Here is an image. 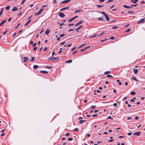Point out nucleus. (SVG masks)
I'll list each match as a JSON object with an SVG mask.
<instances>
[{
  "instance_id": "obj_1",
  "label": "nucleus",
  "mask_w": 145,
  "mask_h": 145,
  "mask_svg": "<svg viewBox=\"0 0 145 145\" xmlns=\"http://www.w3.org/2000/svg\"><path fill=\"white\" fill-rule=\"evenodd\" d=\"M44 8H42L40 9V10L37 13H35L34 14L35 16L38 15L40 14L43 11Z\"/></svg>"
},
{
  "instance_id": "obj_2",
  "label": "nucleus",
  "mask_w": 145,
  "mask_h": 145,
  "mask_svg": "<svg viewBox=\"0 0 145 145\" xmlns=\"http://www.w3.org/2000/svg\"><path fill=\"white\" fill-rule=\"evenodd\" d=\"M145 22L144 19H141L140 20L137 22V24H140L141 23H143Z\"/></svg>"
},
{
  "instance_id": "obj_3",
  "label": "nucleus",
  "mask_w": 145,
  "mask_h": 145,
  "mask_svg": "<svg viewBox=\"0 0 145 145\" xmlns=\"http://www.w3.org/2000/svg\"><path fill=\"white\" fill-rule=\"evenodd\" d=\"M59 15L61 18H63L65 17V14L62 12H59Z\"/></svg>"
},
{
  "instance_id": "obj_4",
  "label": "nucleus",
  "mask_w": 145,
  "mask_h": 145,
  "mask_svg": "<svg viewBox=\"0 0 145 145\" xmlns=\"http://www.w3.org/2000/svg\"><path fill=\"white\" fill-rule=\"evenodd\" d=\"M140 134V131H137L136 132H135L133 133V135H136L137 136H139Z\"/></svg>"
},
{
  "instance_id": "obj_5",
  "label": "nucleus",
  "mask_w": 145,
  "mask_h": 145,
  "mask_svg": "<svg viewBox=\"0 0 145 145\" xmlns=\"http://www.w3.org/2000/svg\"><path fill=\"white\" fill-rule=\"evenodd\" d=\"M70 1V0H66L62 1L61 2V3L63 4L65 3L69 2Z\"/></svg>"
},
{
  "instance_id": "obj_6",
  "label": "nucleus",
  "mask_w": 145,
  "mask_h": 145,
  "mask_svg": "<svg viewBox=\"0 0 145 145\" xmlns=\"http://www.w3.org/2000/svg\"><path fill=\"white\" fill-rule=\"evenodd\" d=\"M18 9V8L16 7H13V8L12 9V11L13 12H14V11H16Z\"/></svg>"
},
{
  "instance_id": "obj_7",
  "label": "nucleus",
  "mask_w": 145,
  "mask_h": 145,
  "mask_svg": "<svg viewBox=\"0 0 145 145\" xmlns=\"http://www.w3.org/2000/svg\"><path fill=\"white\" fill-rule=\"evenodd\" d=\"M69 7L68 6H67L66 7H65L64 8H61L60 9V11H62V10H66V9H69Z\"/></svg>"
},
{
  "instance_id": "obj_8",
  "label": "nucleus",
  "mask_w": 145,
  "mask_h": 145,
  "mask_svg": "<svg viewBox=\"0 0 145 145\" xmlns=\"http://www.w3.org/2000/svg\"><path fill=\"white\" fill-rule=\"evenodd\" d=\"M105 18L107 21H109L110 18L107 14H106L105 16Z\"/></svg>"
},
{
  "instance_id": "obj_9",
  "label": "nucleus",
  "mask_w": 145,
  "mask_h": 145,
  "mask_svg": "<svg viewBox=\"0 0 145 145\" xmlns=\"http://www.w3.org/2000/svg\"><path fill=\"white\" fill-rule=\"evenodd\" d=\"M123 7H124L125 8L127 9H129L131 8V7L129 6H127L126 5H123Z\"/></svg>"
},
{
  "instance_id": "obj_10",
  "label": "nucleus",
  "mask_w": 145,
  "mask_h": 145,
  "mask_svg": "<svg viewBox=\"0 0 145 145\" xmlns=\"http://www.w3.org/2000/svg\"><path fill=\"white\" fill-rule=\"evenodd\" d=\"M40 72L41 73H44V74H47L48 73V72L46 71H40Z\"/></svg>"
},
{
  "instance_id": "obj_11",
  "label": "nucleus",
  "mask_w": 145,
  "mask_h": 145,
  "mask_svg": "<svg viewBox=\"0 0 145 145\" xmlns=\"http://www.w3.org/2000/svg\"><path fill=\"white\" fill-rule=\"evenodd\" d=\"M59 57H56L52 58V60H59Z\"/></svg>"
},
{
  "instance_id": "obj_12",
  "label": "nucleus",
  "mask_w": 145,
  "mask_h": 145,
  "mask_svg": "<svg viewBox=\"0 0 145 145\" xmlns=\"http://www.w3.org/2000/svg\"><path fill=\"white\" fill-rule=\"evenodd\" d=\"M24 60L23 61L24 62H25L27 61V60L28 59V58L27 57H24Z\"/></svg>"
},
{
  "instance_id": "obj_13",
  "label": "nucleus",
  "mask_w": 145,
  "mask_h": 145,
  "mask_svg": "<svg viewBox=\"0 0 145 145\" xmlns=\"http://www.w3.org/2000/svg\"><path fill=\"white\" fill-rule=\"evenodd\" d=\"M72 62V60H71V59L69 60L66 61L65 62V63H71Z\"/></svg>"
},
{
  "instance_id": "obj_14",
  "label": "nucleus",
  "mask_w": 145,
  "mask_h": 145,
  "mask_svg": "<svg viewBox=\"0 0 145 145\" xmlns=\"http://www.w3.org/2000/svg\"><path fill=\"white\" fill-rule=\"evenodd\" d=\"M86 120H80L79 121V123L80 124H82Z\"/></svg>"
},
{
  "instance_id": "obj_15",
  "label": "nucleus",
  "mask_w": 145,
  "mask_h": 145,
  "mask_svg": "<svg viewBox=\"0 0 145 145\" xmlns=\"http://www.w3.org/2000/svg\"><path fill=\"white\" fill-rule=\"evenodd\" d=\"M133 71L135 74H137L138 72V69H134Z\"/></svg>"
},
{
  "instance_id": "obj_16",
  "label": "nucleus",
  "mask_w": 145,
  "mask_h": 145,
  "mask_svg": "<svg viewBox=\"0 0 145 145\" xmlns=\"http://www.w3.org/2000/svg\"><path fill=\"white\" fill-rule=\"evenodd\" d=\"M50 30H47L45 32V34L46 35H48L49 33L50 32Z\"/></svg>"
},
{
  "instance_id": "obj_17",
  "label": "nucleus",
  "mask_w": 145,
  "mask_h": 145,
  "mask_svg": "<svg viewBox=\"0 0 145 145\" xmlns=\"http://www.w3.org/2000/svg\"><path fill=\"white\" fill-rule=\"evenodd\" d=\"M90 47V46H88L87 47H86V48H84V49H82V50H80V52H81V51H84V50H86L88 48H89V47Z\"/></svg>"
},
{
  "instance_id": "obj_18",
  "label": "nucleus",
  "mask_w": 145,
  "mask_h": 145,
  "mask_svg": "<svg viewBox=\"0 0 145 145\" xmlns=\"http://www.w3.org/2000/svg\"><path fill=\"white\" fill-rule=\"evenodd\" d=\"M132 79L134 80L135 81H138L137 79L136 78L135 76H134V75H133V77H132Z\"/></svg>"
},
{
  "instance_id": "obj_19",
  "label": "nucleus",
  "mask_w": 145,
  "mask_h": 145,
  "mask_svg": "<svg viewBox=\"0 0 145 145\" xmlns=\"http://www.w3.org/2000/svg\"><path fill=\"white\" fill-rule=\"evenodd\" d=\"M31 20H30L28 21L25 24V26H26L29 24V23L31 22Z\"/></svg>"
},
{
  "instance_id": "obj_20",
  "label": "nucleus",
  "mask_w": 145,
  "mask_h": 145,
  "mask_svg": "<svg viewBox=\"0 0 145 145\" xmlns=\"http://www.w3.org/2000/svg\"><path fill=\"white\" fill-rule=\"evenodd\" d=\"M130 1L133 3H135L138 1V0H130Z\"/></svg>"
},
{
  "instance_id": "obj_21",
  "label": "nucleus",
  "mask_w": 145,
  "mask_h": 145,
  "mask_svg": "<svg viewBox=\"0 0 145 145\" xmlns=\"http://www.w3.org/2000/svg\"><path fill=\"white\" fill-rule=\"evenodd\" d=\"M45 68H47V69H50L52 68V66H47L45 67Z\"/></svg>"
},
{
  "instance_id": "obj_22",
  "label": "nucleus",
  "mask_w": 145,
  "mask_h": 145,
  "mask_svg": "<svg viewBox=\"0 0 145 145\" xmlns=\"http://www.w3.org/2000/svg\"><path fill=\"white\" fill-rule=\"evenodd\" d=\"M103 6V5H97V7L98 8H100L101 7H102Z\"/></svg>"
},
{
  "instance_id": "obj_23",
  "label": "nucleus",
  "mask_w": 145,
  "mask_h": 145,
  "mask_svg": "<svg viewBox=\"0 0 145 145\" xmlns=\"http://www.w3.org/2000/svg\"><path fill=\"white\" fill-rule=\"evenodd\" d=\"M6 21V20H4L2 22L0 23V26L1 25L3 24H4Z\"/></svg>"
},
{
  "instance_id": "obj_24",
  "label": "nucleus",
  "mask_w": 145,
  "mask_h": 145,
  "mask_svg": "<svg viewBox=\"0 0 145 145\" xmlns=\"http://www.w3.org/2000/svg\"><path fill=\"white\" fill-rule=\"evenodd\" d=\"M110 71H107L105 72L104 73V74H110Z\"/></svg>"
},
{
  "instance_id": "obj_25",
  "label": "nucleus",
  "mask_w": 145,
  "mask_h": 145,
  "mask_svg": "<svg viewBox=\"0 0 145 145\" xmlns=\"http://www.w3.org/2000/svg\"><path fill=\"white\" fill-rule=\"evenodd\" d=\"M130 94L132 95H134L136 94V93L134 91L131 92Z\"/></svg>"
},
{
  "instance_id": "obj_26",
  "label": "nucleus",
  "mask_w": 145,
  "mask_h": 145,
  "mask_svg": "<svg viewBox=\"0 0 145 145\" xmlns=\"http://www.w3.org/2000/svg\"><path fill=\"white\" fill-rule=\"evenodd\" d=\"M10 8V6H8L5 8V9L7 10H9Z\"/></svg>"
},
{
  "instance_id": "obj_27",
  "label": "nucleus",
  "mask_w": 145,
  "mask_h": 145,
  "mask_svg": "<svg viewBox=\"0 0 145 145\" xmlns=\"http://www.w3.org/2000/svg\"><path fill=\"white\" fill-rule=\"evenodd\" d=\"M38 67H39L37 65H34L33 66V68L34 69H36V68H38Z\"/></svg>"
},
{
  "instance_id": "obj_28",
  "label": "nucleus",
  "mask_w": 145,
  "mask_h": 145,
  "mask_svg": "<svg viewBox=\"0 0 145 145\" xmlns=\"http://www.w3.org/2000/svg\"><path fill=\"white\" fill-rule=\"evenodd\" d=\"M98 20L99 21L103 20V19L102 17H99L98 18Z\"/></svg>"
},
{
  "instance_id": "obj_29",
  "label": "nucleus",
  "mask_w": 145,
  "mask_h": 145,
  "mask_svg": "<svg viewBox=\"0 0 145 145\" xmlns=\"http://www.w3.org/2000/svg\"><path fill=\"white\" fill-rule=\"evenodd\" d=\"M82 11V10H76V11H75L74 12V13H77V12H81Z\"/></svg>"
},
{
  "instance_id": "obj_30",
  "label": "nucleus",
  "mask_w": 145,
  "mask_h": 145,
  "mask_svg": "<svg viewBox=\"0 0 145 145\" xmlns=\"http://www.w3.org/2000/svg\"><path fill=\"white\" fill-rule=\"evenodd\" d=\"M99 13H102V14H103L104 15V16H105V15L106 14V13H105V12H104V11H103L102 12H99Z\"/></svg>"
},
{
  "instance_id": "obj_31",
  "label": "nucleus",
  "mask_w": 145,
  "mask_h": 145,
  "mask_svg": "<svg viewBox=\"0 0 145 145\" xmlns=\"http://www.w3.org/2000/svg\"><path fill=\"white\" fill-rule=\"evenodd\" d=\"M3 8H2L1 10V11L0 12V16H1V14H2V13L3 12Z\"/></svg>"
},
{
  "instance_id": "obj_32",
  "label": "nucleus",
  "mask_w": 145,
  "mask_h": 145,
  "mask_svg": "<svg viewBox=\"0 0 145 145\" xmlns=\"http://www.w3.org/2000/svg\"><path fill=\"white\" fill-rule=\"evenodd\" d=\"M82 27V26H80L78 27V28L76 29H75L76 30H78L80 28H81Z\"/></svg>"
},
{
  "instance_id": "obj_33",
  "label": "nucleus",
  "mask_w": 145,
  "mask_h": 145,
  "mask_svg": "<svg viewBox=\"0 0 145 145\" xmlns=\"http://www.w3.org/2000/svg\"><path fill=\"white\" fill-rule=\"evenodd\" d=\"M79 131V130L78 128H75V129L73 130V131Z\"/></svg>"
},
{
  "instance_id": "obj_34",
  "label": "nucleus",
  "mask_w": 145,
  "mask_h": 145,
  "mask_svg": "<svg viewBox=\"0 0 145 145\" xmlns=\"http://www.w3.org/2000/svg\"><path fill=\"white\" fill-rule=\"evenodd\" d=\"M85 44V43H84V44H82V45H81L79 47H78V48H80L82 47L83 46H84Z\"/></svg>"
},
{
  "instance_id": "obj_35",
  "label": "nucleus",
  "mask_w": 145,
  "mask_h": 145,
  "mask_svg": "<svg viewBox=\"0 0 145 145\" xmlns=\"http://www.w3.org/2000/svg\"><path fill=\"white\" fill-rule=\"evenodd\" d=\"M25 0H23L21 3V4H23L25 2Z\"/></svg>"
},
{
  "instance_id": "obj_36",
  "label": "nucleus",
  "mask_w": 145,
  "mask_h": 145,
  "mask_svg": "<svg viewBox=\"0 0 145 145\" xmlns=\"http://www.w3.org/2000/svg\"><path fill=\"white\" fill-rule=\"evenodd\" d=\"M96 107V106H92L90 107V108H95Z\"/></svg>"
},
{
  "instance_id": "obj_37",
  "label": "nucleus",
  "mask_w": 145,
  "mask_h": 145,
  "mask_svg": "<svg viewBox=\"0 0 145 145\" xmlns=\"http://www.w3.org/2000/svg\"><path fill=\"white\" fill-rule=\"evenodd\" d=\"M107 40V39L105 38L104 39L102 40L101 41V42H104L106 40Z\"/></svg>"
},
{
  "instance_id": "obj_38",
  "label": "nucleus",
  "mask_w": 145,
  "mask_h": 145,
  "mask_svg": "<svg viewBox=\"0 0 145 145\" xmlns=\"http://www.w3.org/2000/svg\"><path fill=\"white\" fill-rule=\"evenodd\" d=\"M72 21V18H71L68 21L69 22H70Z\"/></svg>"
},
{
  "instance_id": "obj_39",
  "label": "nucleus",
  "mask_w": 145,
  "mask_h": 145,
  "mask_svg": "<svg viewBox=\"0 0 145 145\" xmlns=\"http://www.w3.org/2000/svg\"><path fill=\"white\" fill-rule=\"evenodd\" d=\"M78 17V16H76L74 17H73V20L75 19L76 18H77Z\"/></svg>"
},
{
  "instance_id": "obj_40",
  "label": "nucleus",
  "mask_w": 145,
  "mask_h": 145,
  "mask_svg": "<svg viewBox=\"0 0 145 145\" xmlns=\"http://www.w3.org/2000/svg\"><path fill=\"white\" fill-rule=\"evenodd\" d=\"M107 77H109L111 78H113V76H112V75L109 74L107 75L106 76Z\"/></svg>"
},
{
  "instance_id": "obj_41",
  "label": "nucleus",
  "mask_w": 145,
  "mask_h": 145,
  "mask_svg": "<svg viewBox=\"0 0 145 145\" xmlns=\"http://www.w3.org/2000/svg\"><path fill=\"white\" fill-rule=\"evenodd\" d=\"M65 36V34H61L60 35V37H62Z\"/></svg>"
},
{
  "instance_id": "obj_42",
  "label": "nucleus",
  "mask_w": 145,
  "mask_h": 145,
  "mask_svg": "<svg viewBox=\"0 0 145 145\" xmlns=\"http://www.w3.org/2000/svg\"><path fill=\"white\" fill-rule=\"evenodd\" d=\"M32 59L31 60V61H33L35 59V58L33 57H31Z\"/></svg>"
},
{
  "instance_id": "obj_43",
  "label": "nucleus",
  "mask_w": 145,
  "mask_h": 145,
  "mask_svg": "<svg viewBox=\"0 0 145 145\" xmlns=\"http://www.w3.org/2000/svg\"><path fill=\"white\" fill-rule=\"evenodd\" d=\"M68 140L69 141H71L72 140V138H69L68 139Z\"/></svg>"
},
{
  "instance_id": "obj_44",
  "label": "nucleus",
  "mask_w": 145,
  "mask_h": 145,
  "mask_svg": "<svg viewBox=\"0 0 145 145\" xmlns=\"http://www.w3.org/2000/svg\"><path fill=\"white\" fill-rule=\"evenodd\" d=\"M20 25V23L18 24V25L15 28V29H16Z\"/></svg>"
},
{
  "instance_id": "obj_45",
  "label": "nucleus",
  "mask_w": 145,
  "mask_h": 145,
  "mask_svg": "<svg viewBox=\"0 0 145 145\" xmlns=\"http://www.w3.org/2000/svg\"><path fill=\"white\" fill-rule=\"evenodd\" d=\"M37 47H35L34 48H33V50L34 51H35V50H37Z\"/></svg>"
},
{
  "instance_id": "obj_46",
  "label": "nucleus",
  "mask_w": 145,
  "mask_h": 145,
  "mask_svg": "<svg viewBox=\"0 0 145 145\" xmlns=\"http://www.w3.org/2000/svg\"><path fill=\"white\" fill-rule=\"evenodd\" d=\"M132 132H131V133H127V135H131L132 134Z\"/></svg>"
},
{
  "instance_id": "obj_47",
  "label": "nucleus",
  "mask_w": 145,
  "mask_h": 145,
  "mask_svg": "<svg viewBox=\"0 0 145 145\" xmlns=\"http://www.w3.org/2000/svg\"><path fill=\"white\" fill-rule=\"evenodd\" d=\"M107 118L110 119H113V118H112L110 116H109Z\"/></svg>"
},
{
  "instance_id": "obj_48",
  "label": "nucleus",
  "mask_w": 145,
  "mask_h": 145,
  "mask_svg": "<svg viewBox=\"0 0 145 145\" xmlns=\"http://www.w3.org/2000/svg\"><path fill=\"white\" fill-rule=\"evenodd\" d=\"M47 49V47H46L44 48L43 49V50L44 51H46Z\"/></svg>"
},
{
  "instance_id": "obj_49",
  "label": "nucleus",
  "mask_w": 145,
  "mask_h": 145,
  "mask_svg": "<svg viewBox=\"0 0 145 145\" xmlns=\"http://www.w3.org/2000/svg\"><path fill=\"white\" fill-rule=\"evenodd\" d=\"M113 106L115 107H116L117 106V104L116 103H114L113 104Z\"/></svg>"
},
{
  "instance_id": "obj_50",
  "label": "nucleus",
  "mask_w": 145,
  "mask_h": 145,
  "mask_svg": "<svg viewBox=\"0 0 145 145\" xmlns=\"http://www.w3.org/2000/svg\"><path fill=\"white\" fill-rule=\"evenodd\" d=\"M53 3H57V1L56 0H54L53 1Z\"/></svg>"
},
{
  "instance_id": "obj_51",
  "label": "nucleus",
  "mask_w": 145,
  "mask_h": 145,
  "mask_svg": "<svg viewBox=\"0 0 145 145\" xmlns=\"http://www.w3.org/2000/svg\"><path fill=\"white\" fill-rule=\"evenodd\" d=\"M115 38L114 37H110V39H111L113 40Z\"/></svg>"
},
{
  "instance_id": "obj_52",
  "label": "nucleus",
  "mask_w": 145,
  "mask_h": 145,
  "mask_svg": "<svg viewBox=\"0 0 145 145\" xmlns=\"http://www.w3.org/2000/svg\"><path fill=\"white\" fill-rule=\"evenodd\" d=\"M83 22L82 21H81L78 22L79 24H81L83 23Z\"/></svg>"
},
{
  "instance_id": "obj_53",
  "label": "nucleus",
  "mask_w": 145,
  "mask_h": 145,
  "mask_svg": "<svg viewBox=\"0 0 145 145\" xmlns=\"http://www.w3.org/2000/svg\"><path fill=\"white\" fill-rule=\"evenodd\" d=\"M134 12V11H129L128 12V13H133Z\"/></svg>"
},
{
  "instance_id": "obj_54",
  "label": "nucleus",
  "mask_w": 145,
  "mask_h": 145,
  "mask_svg": "<svg viewBox=\"0 0 145 145\" xmlns=\"http://www.w3.org/2000/svg\"><path fill=\"white\" fill-rule=\"evenodd\" d=\"M113 1V0H109L107 2V3H109L110 2L112 1Z\"/></svg>"
},
{
  "instance_id": "obj_55",
  "label": "nucleus",
  "mask_w": 145,
  "mask_h": 145,
  "mask_svg": "<svg viewBox=\"0 0 145 145\" xmlns=\"http://www.w3.org/2000/svg\"><path fill=\"white\" fill-rule=\"evenodd\" d=\"M36 45V43H34L33 44V47H35V46Z\"/></svg>"
},
{
  "instance_id": "obj_56",
  "label": "nucleus",
  "mask_w": 145,
  "mask_h": 145,
  "mask_svg": "<svg viewBox=\"0 0 145 145\" xmlns=\"http://www.w3.org/2000/svg\"><path fill=\"white\" fill-rule=\"evenodd\" d=\"M130 30V29H128L127 31H125L126 32H127Z\"/></svg>"
},
{
  "instance_id": "obj_57",
  "label": "nucleus",
  "mask_w": 145,
  "mask_h": 145,
  "mask_svg": "<svg viewBox=\"0 0 145 145\" xmlns=\"http://www.w3.org/2000/svg\"><path fill=\"white\" fill-rule=\"evenodd\" d=\"M98 116V115L97 114H93L92 115V117H95V116Z\"/></svg>"
},
{
  "instance_id": "obj_58",
  "label": "nucleus",
  "mask_w": 145,
  "mask_h": 145,
  "mask_svg": "<svg viewBox=\"0 0 145 145\" xmlns=\"http://www.w3.org/2000/svg\"><path fill=\"white\" fill-rule=\"evenodd\" d=\"M66 135L67 136H68L69 135V133H66Z\"/></svg>"
},
{
  "instance_id": "obj_59",
  "label": "nucleus",
  "mask_w": 145,
  "mask_h": 145,
  "mask_svg": "<svg viewBox=\"0 0 145 145\" xmlns=\"http://www.w3.org/2000/svg\"><path fill=\"white\" fill-rule=\"evenodd\" d=\"M112 29H114L117 28H118V27L116 26H114V27H112Z\"/></svg>"
},
{
  "instance_id": "obj_60",
  "label": "nucleus",
  "mask_w": 145,
  "mask_h": 145,
  "mask_svg": "<svg viewBox=\"0 0 145 145\" xmlns=\"http://www.w3.org/2000/svg\"><path fill=\"white\" fill-rule=\"evenodd\" d=\"M96 36V35H94L92 36H91L90 37V38H92L93 37H95V36Z\"/></svg>"
},
{
  "instance_id": "obj_61",
  "label": "nucleus",
  "mask_w": 145,
  "mask_h": 145,
  "mask_svg": "<svg viewBox=\"0 0 145 145\" xmlns=\"http://www.w3.org/2000/svg\"><path fill=\"white\" fill-rule=\"evenodd\" d=\"M11 19H12V18H9L8 20V22H10L11 21Z\"/></svg>"
},
{
  "instance_id": "obj_62",
  "label": "nucleus",
  "mask_w": 145,
  "mask_h": 145,
  "mask_svg": "<svg viewBox=\"0 0 145 145\" xmlns=\"http://www.w3.org/2000/svg\"><path fill=\"white\" fill-rule=\"evenodd\" d=\"M23 31V29H21V30H20L19 31V32H18V33H21Z\"/></svg>"
},
{
  "instance_id": "obj_63",
  "label": "nucleus",
  "mask_w": 145,
  "mask_h": 145,
  "mask_svg": "<svg viewBox=\"0 0 145 145\" xmlns=\"http://www.w3.org/2000/svg\"><path fill=\"white\" fill-rule=\"evenodd\" d=\"M48 59L52 60V58H51L50 57H49L48 58Z\"/></svg>"
},
{
  "instance_id": "obj_64",
  "label": "nucleus",
  "mask_w": 145,
  "mask_h": 145,
  "mask_svg": "<svg viewBox=\"0 0 145 145\" xmlns=\"http://www.w3.org/2000/svg\"><path fill=\"white\" fill-rule=\"evenodd\" d=\"M113 140V139H112V140H108V142H112Z\"/></svg>"
}]
</instances>
